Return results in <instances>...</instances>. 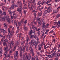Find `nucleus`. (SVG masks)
Listing matches in <instances>:
<instances>
[{
    "label": "nucleus",
    "mask_w": 60,
    "mask_h": 60,
    "mask_svg": "<svg viewBox=\"0 0 60 60\" xmlns=\"http://www.w3.org/2000/svg\"><path fill=\"white\" fill-rule=\"evenodd\" d=\"M8 33L9 36L8 37V38H11V37L13 35V31H10V29L8 28Z\"/></svg>",
    "instance_id": "1"
},
{
    "label": "nucleus",
    "mask_w": 60,
    "mask_h": 60,
    "mask_svg": "<svg viewBox=\"0 0 60 60\" xmlns=\"http://www.w3.org/2000/svg\"><path fill=\"white\" fill-rule=\"evenodd\" d=\"M8 41H9L7 40L6 39L4 40L3 43V45L4 46H6V47H7V43L6 42H8Z\"/></svg>",
    "instance_id": "2"
},
{
    "label": "nucleus",
    "mask_w": 60,
    "mask_h": 60,
    "mask_svg": "<svg viewBox=\"0 0 60 60\" xmlns=\"http://www.w3.org/2000/svg\"><path fill=\"white\" fill-rule=\"evenodd\" d=\"M22 4L21 3L20 4V6L19 8L18 9H17V11H18V12H20L21 13V11H22V10L23 9V8H22Z\"/></svg>",
    "instance_id": "3"
},
{
    "label": "nucleus",
    "mask_w": 60,
    "mask_h": 60,
    "mask_svg": "<svg viewBox=\"0 0 60 60\" xmlns=\"http://www.w3.org/2000/svg\"><path fill=\"white\" fill-rule=\"evenodd\" d=\"M33 45L34 46H35V49H36L37 48V42L36 41H34L33 42Z\"/></svg>",
    "instance_id": "4"
},
{
    "label": "nucleus",
    "mask_w": 60,
    "mask_h": 60,
    "mask_svg": "<svg viewBox=\"0 0 60 60\" xmlns=\"http://www.w3.org/2000/svg\"><path fill=\"white\" fill-rule=\"evenodd\" d=\"M34 42V40H31V41L30 42H29V45H30V47H33V44Z\"/></svg>",
    "instance_id": "5"
},
{
    "label": "nucleus",
    "mask_w": 60,
    "mask_h": 60,
    "mask_svg": "<svg viewBox=\"0 0 60 60\" xmlns=\"http://www.w3.org/2000/svg\"><path fill=\"white\" fill-rule=\"evenodd\" d=\"M20 49H21V50L23 52L25 51V46H22V47L20 48Z\"/></svg>",
    "instance_id": "6"
},
{
    "label": "nucleus",
    "mask_w": 60,
    "mask_h": 60,
    "mask_svg": "<svg viewBox=\"0 0 60 60\" xmlns=\"http://www.w3.org/2000/svg\"><path fill=\"white\" fill-rule=\"evenodd\" d=\"M52 11V10H50L49 11H48V10H45V13L46 14L47 13H50L51 11Z\"/></svg>",
    "instance_id": "7"
},
{
    "label": "nucleus",
    "mask_w": 60,
    "mask_h": 60,
    "mask_svg": "<svg viewBox=\"0 0 60 60\" xmlns=\"http://www.w3.org/2000/svg\"><path fill=\"white\" fill-rule=\"evenodd\" d=\"M4 49L5 50L6 52H8L9 49H8V47L7 46L4 47Z\"/></svg>",
    "instance_id": "8"
},
{
    "label": "nucleus",
    "mask_w": 60,
    "mask_h": 60,
    "mask_svg": "<svg viewBox=\"0 0 60 60\" xmlns=\"http://www.w3.org/2000/svg\"><path fill=\"white\" fill-rule=\"evenodd\" d=\"M29 50L31 51V52H34V49H32V47H29Z\"/></svg>",
    "instance_id": "9"
},
{
    "label": "nucleus",
    "mask_w": 60,
    "mask_h": 60,
    "mask_svg": "<svg viewBox=\"0 0 60 60\" xmlns=\"http://www.w3.org/2000/svg\"><path fill=\"white\" fill-rule=\"evenodd\" d=\"M0 19H1L2 21H5V18L3 17H0Z\"/></svg>",
    "instance_id": "10"
},
{
    "label": "nucleus",
    "mask_w": 60,
    "mask_h": 60,
    "mask_svg": "<svg viewBox=\"0 0 60 60\" xmlns=\"http://www.w3.org/2000/svg\"><path fill=\"white\" fill-rule=\"evenodd\" d=\"M6 20L7 21V22L8 23H10V22L11 21V20L10 19V18H6Z\"/></svg>",
    "instance_id": "11"
},
{
    "label": "nucleus",
    "mask_w": 60,
    "mask_h": 60,
    "mask_svg": "<svg viewBox=\"0 0 60 60\" xmlns=\"http://www.w3.org/2000/svg\"><path fill=\"white\" fill-rule=\"evenodd\" d=\"M11 45L12 46L14 45V42L13 41H12L11 43L10 44V46H11Z\"/></svg>",
    "instance_id": "12"
},
{
    "label": "nucleus",
    "mask_w": 60,
    "mask_h": 60,
    "mask_svg": "<svg viewBox=\"0 0 60 60\" xmlns=\"http://www.w3.org/2000/svg\"><path fill=\"white\" fill-rule=\"evenodd\" d=\"M42 11H41V12H39L38 13V16L40 17L41 15V14H42Z\"/></svg>",
    "instance_id": "13"
},
{
    "label": "nucleus",
    "mask_w": 60,
    "mask_h": 60,
    "mask_svg": "<svg viewBox=\"0 0 60 60\" xmlns=\"http://www.w3.org/2000/svg\"><path fill=\"white\" fill-rule=\"evenodd\" d=\"M47 56H48L49 58H52V57H53V55H52L51 54H50L49 55H47Z\"/></svg>",
    "instance_id": "14"
},
{
    "label": "nucleus",
    "mask_w": 60,
    "mask_h": 60,
    "mask_svg": "<svg viewBox=\"0 0 60 60\" xmlns=\"http://www.w3.org/2000/svg\"><path fill=\"white\" fill-rule=\"evenodd\" d=\"M19 42H20L19 41H18L17 42V43H16L15 45L16 46H18V45H19Z\"/></svg>",
    "instance_id": "15"
},
{
    "label": "nucleus",
    "mask_w": 60,
    "mask_h": 60,
    "mask_svg": "<svg viewBox=\"0 0 60 60\" xmlns=\"http://www.w3.org/2000/svg\"><path fill=\"white\" fill-rule=\"evenodd\" d=\"M42 28H45V27L44 26H45V22H44L42 23Z\"/></svg>",
    "instance_id": "16"
},
{
    "label": "nucleus",
    "mask_w": 60,
    "mask_h": 60,
    "mask_svg": "<svg viewBox=\"0 0 60 60\" xmlns=\"http://www.w3.org/2000/svg\"><path fill=\"white\" fill-rule=\"evenodd\" d=\"M30 36V39H33L34 38V35H29Z\"/></svg>",
    "instance_id": "17"
},
{
    "label": "nucleus",
    "mask_w": 60,
    "mask_h": 60,
    "mask_svg": "<svg viewBox=\"0 0 60 60\" xmlns=\"http://www.w3.org/2000/svg\"><path fill=\"white\" fill-rule=\"evenodd\" d=\"M46 46H47V44H46V45H45V46H44V49H46L47 48H49V46H47V47H46Z\"/></svg>",
    "instance_id": "18"
},
{
    "label": "nucleus",
    "mask_w": 60,
    "mask_h": 60,
    "mask_svg": "<svg viewBox=\"0 0 60 60\" xmlns=\"http://www.w3.org/2000/svg\"><path fill=\"white\" fill-rule=\"evenodd\" d=\"M23 28L25 31H27V27L26 28V26H24Z\"/></svg>",
    "instance_id": "19"
},
{
    "label": "nucleus",
    "mask_w": 60,
    "mask_h": 60,
    "mask_svg": "<svg viewBox=\"0 0 60 60\" xmlns=\"http://www.w3.org/2000/svg\"><path fill=\"white\" fill-rule=\"evenodd\" d=\"M30 32L29 33V35H30L31 34H33V33L32 30H31Z\"/></svg>",
    "instance_id": "20"
},
{
    "label": "nucleus",
    "mask_w": 60,
    "mask_h": 60,
    "mask_svg": "<svg viewBox=\"0 0 60 60\" xmlns=\"http://www.w3.org/2000/svg\"><path fill=\"white\" fill-rule=\"evenodd\" d=\"M38 25L40 26L41 25V21H40V22H38Z\"/></svg>",
    "instance_id": "21"
},
{
    "label": "nucleus",
    "mask_w": 60,
    "mask_h": 60,
    "mask_svg": "<svg viewBox=\"0 0 60 60\" xmlns=\"http://www.w3.org/2000/svg\"><path fill=\"white\" fill-rule=\"evenodd\" d=\"M4 26L5 28H7V24L6 23H4Z\"/></svg>",
    "instance_id": "22"
},
{
    "label": "nucleus",
    "mask_w": 60,
    "mask_h": 60,
    "mask_svg": "<svg viewBox=\"0 0 60 60\" xmlns=\"http://www.w3.org/2000/svg\"><path fill=\"white\" fill-rule=\"evenodd\" d=\"M52 55L53 57H54L55 56H56V53L54 52L52 54Z\"/></svg>",
    "instance_id": "23"
},
{
    "label": "nucleus",
    "mask_w": 60,
    "mask_h": 60,
    "mask_svg": "<svg viewBox=\"0 0 60 60\" xmlns=\"http://www.w3.org/2000/svg\"><path fill=\"white\" fill-rule=\"evenodd\" d=\"M41 1H39L38 3L37 4V5H40V4H41Z\"/></svg>",
    "instance_id": "24"
},
{
    "label": "nucleus",
    "mask_w": 60,
    "mask_h": 60,
    "mask_svg": "<svg viewBox=\"0 0 60 60\" xmlns=\"http://www.w3.org/2000/svg\"><path fill=\"white\" fill-rule=\"evenodd\" d=\"M0 15L2 16L3 15V14L2 13V11L1 10L0 11Z\"/></svg>",
    "instance_id": "25"
},
{
    "label": "nucleus",
    "mask_w": 60,
    "mask_h": 60,
    "mask_svg": "<svg viewBox=\"0 0 60 60\" xmlns=\"http://www.w3.org/2000/svg\"><path fill=\"white\" fill-rule=\"evenodd\" d=\"M26 51H29V50H28V46H26Z\"/></svg>",
    "instance_id": "26"
},
{
    "label": "nucleus",
    "mask_w": 60,
    "mask_h": 60,
    "mask_svg": "<svg viewBox=\"0 0 60 60\" xmlns=\"http://www.w3.org/2000/svg\"><path fill=\"white\" fill-rule=\"evenodd\" d=\"M24 19H22L21 21V22L23 24V23H24Z\"/></svg>",
    "instance_id": "27"
},
{
    "label": "nucleus",
    "mask_w": 60,
    "mask_h": 60,
    "mask_svg": "<svg viewBox=\"0 0 60 60\" xmlns=\"http://www.w3.org/2000/svg\"><path fill=\"white\" fill-rule=\"evenodd\" d=\"M12 12H13V15L14 16L15 15V14H16L15 11H13Z\"/></svg>",
    "instance_id": "28"
},
{
    "label": "nucleus",
    "mask_w": 60,
    "mask_h": 60,
    "mask_svg": "<svg viewBox=\"0 0 60 60\" xmlns=\"http://www.w3.org/2000/svg\"><path fill=\"white\" fill-rule=\"evenodd\" d=\"M3 14L4 15H6V11H3Z\"/></svg>",
    "instance_id": "29"
},
{
    "label": "nucleus",
    "mask_w": 60,
    "mask_h": 60,
    "mask_svg": "<svg viewBox=\"0 0 60 60\" xmlns=\"http://www.w3.org/2000/svg\"><path fill=\"white\" fill-rule=\"evenodd\" d=\"M18 24L19 26H22V24H21V23L19 22H18Z\"/></svg>",
    "instance_id": "30"
},
{
    "label": "nucleus",
    "mask_w": 60,
    "mask_h": 60,
    "mask_svg": "<svg viewBox=\"0 0 60 60\" xmlns=\"http://www.w3.org/2000/svg\"><path fill=\"white\" fill-rule=\"evenodd\" d=\"M14 5H13L12 6H11V8L12 9H14Z\"/></svg>",
    "instance_id": "31"
},
{
    "label": "nucleus",
    "mask_w": 60,
    "mask_h": 60,
    "mask_svg": "<svg viewBox=\"0 0 60 60\" xmlns=\"http://www.w3.org/2000/svg\"><path fill=\"white\" fill-rule=\"evenodd\" d=\"M40 29H39V28L37 29L36 30V31H38V32L40 31Z\"/></svg>",
    "instance_id": "32"
},
{
    "label": "nucleus",
    "mask_w": 60,
    "mask_h": 60,
    "mask_svg": "<svg viewBox=\"0 0 60 60\" xmlns=\"http://www.w3.org/2000/svg\"><path fill=\"white\" fill-rule=\"evenodd\" d=\"M20 55L21 57H22V52H21L20 53Z\"/></svg>",
    "instance_id": "33"
},
{
    "label": "nucleus",
    "mask_w": 60,
    "mask_h": 60,
    "mask_svg": "<svg viewBox=\"0 0 60 60\" xmlns=\"http://www.w3.org/2000/svg\"><path fill=\"white\" fill-rule=\"evenodd\" d=\"M37 42L39 43V38H38L37 37Z\"/></svg>",
    "instance_id": "34"
},
{
    "label": "nucleus",
    "mask_w": 60,
    "mask_h": 60,
    "mask_svg": "<svg viewBox=\"0 0 60 60\" xmlns=\"http://www.w3.org/2000/svg\"><path fill=\"white\" fill-rule=\"evenodd\" d=\"M7 33L6 32V31L5 30H4V31H3V33L4 34H6Z\"/></svg>",
    "instance_id": "35"
},
{
    "label": "nucleus",
    "mask_w": 60,
    "mask_h": 60,
    "mask_svg": "<svg viewBox=\"0 0 60 60\" xmlns=\"http://www.w3.org/2000/svg\"><path fill=\"white\" fill-rule=\"evenodd\" d=\"M41 47L40 46L39 47L38 49V50H41Z\"/></svg>",
    "instance_id": "36"
},
{
    "label": "nucleus",
    "mask_w": 60,
    "mask_h": 60,
    "mask_svg": "<svg viewBox=\"0 0 60 60\" xmlns=\"http://www.w3.org/2000/svg\"><path fill=\"white\" fill-rule=\"evenodd\" d=\"M25 43V41H22V42L21 44L22 45H23V44H24Z\"/></svg>",
    "instance_id": "37"
},
{
    "label": "nucleus",
    "mask_w": 60,
    "mask_h": 60,
    "mask_svg": "<svg viewBox=\"0 0 60 60\" xmlns=\"http://www.w3.org/2000/svg\"><path fill=\"white\" fill-rule=\"evenodd\" d=\"M9 14H10L11 15H13V12H11L10 13H9Z\"/></svg>",
    "instance_id": "38"
},
{
    "label": "nucleus",
    "mask_w": 60,
    "mask_h": 60,
    "mask_svg": "<svg viewBox=\"0 0 60 60\" xmlns=\"http://www.w3.org/2000/svg\"><path fill=\"white\" fill-rule=\"evenodd\" d=\"M60 14H59L58 15H56V18H58L59 17H60Z\"/></svg>",
    "instance_id": "39"
},
{
    "label": "nucleus",
    "mask_w": 60,
    "mask_h": 60,
    "mask_svg": "<svg viewBox=\"0 0 60 60\" xmlns=\"http://www.w3.org/2000/svg\"><path fill=\"white\" fill-rule=\"evenodd\" d=\"M47 14L46 13H45L44 12L43 13V16H45V15H46Z\"/></svg>",
    "instance_id": "40"
},
{
    "label": "nucleus",
    "mask_w": 60,
    "mask_h": 60,
    "mask_svg": "<svg viewBox=\"0 0 60 60\" xmlns=\"http://www.w3.org/2000/svg\"><path fill=\"white\" fill-rule=\"evenodd\" d=\"M35 2V0H33V1H32V2H31V4H34V3Z\"/></svg>",
    "instance_id": "41"
},
{
    "label": "nucleus",
    "mask_w": 60,
    "mask_h": 60,
    "mask_svg": "<svg viewBox=\"0 0 60 60\" xmlns=\"http://www.w3.org/2000/svg\"><path fill=\"white\" fill-rule=\"evenodd\" d=\"M59 56H60V54L58 53L57 54V55L56 56L57 57H58Z\"/></svg>",
    "instance_id": "42"
},
{
    "label": "nucleus",
    "mask_w": 60,
    "mask_h": 60,
    "mask_svg": "<svg viewBox=\"0 0 60 60\" xmlns=\"http://www.w3.org/2000/svg\"><path fill=\"white\" fill-rule=\"evenodd\" d=\"M60 7H59L57 9V10L58 11H57V12L58 11H59V9H60Z\"/></svg>",
    "instance_id": "43"
},
{
    "label": "nucleus",
    "mask_w": 60,
    "mask_h": 60,
    "mask_svg": "<svg viewBox=\"0 0 60 60\" xmlns=\"http://www.w3.org/2000/svg\"><path fill=\"white\" fill-rule=\"evenodd\" d=\"M31 53L32 54V56H34V52H32Z\"/></svg>",
    "instance_id": "44"
},
{
    "label": "nucleus",
    "mask_w": 60,
    "mask_h": 60,
    "mask_svg": "<svg viewBox=\"0 0 60 60\" xmlns=\"http://www.w3.org/2000/svg\"><path fill=\"white\" fill-rule=\"evenodd\" d=\"M16 52V56H18V51H16V52Z\"/></svg>",
    "instance_id": "45"
},
{
    "label": "nucleus",
    "mask_w": 60,
    "mask_h": 60,
    "mask_svg": "<svg viewBox=\"0 0 60 60\" xmlns=\"http://www.w3.org/2000/svg\"><path fill=\"white\" fill-rule=\"evenodd\" d=\"M45 3V1H44L42 2L41 4L42 5H43V4H44Z\"/></svg>",
    "instance_id": "46"
},
{
    "label": "nucleus",
    "mask_w": 60,
    "mask_h": 60,
    "mask_svg": "<svg viewBox=\"0 0 60 60\" xmlns=\"http://www.w3.org/2000/svg\"><path fill=\"white\" fill-rule=\"evenodd\" d=\"M32 27V28L33 29L34 28H35V27H35V26L34 25Z\"/></svg>",
    "instance_id": "47"
},
{
    "label": "nucleus",
    "mask_w": 60,
    "mask_h": 60,
    "mask_svg": "<svg viewBox=\"0 0 60 60\" xmlns=\"http://www.w3.org/2000/svg\"><path fill=\"white\" fill-rule=\"evenodd\" d=\"M14 15H11V19H13V17H14Z\"/></svg>",
    "instance_id": "48"
},
{
    "label": "nucleus",
    "mask_w": 60,
    "mask_h": 60,
    "mask_svg": "<svg viewBox=\"0 0 60 60\" xmlns=\"http://www.w3.org/2000/svg\"><path fill=\"white\" fill-rule=\"evenodd\" d=\"M38 35H40V34H41L40 33V31L38 32Z\"/></svg>",
    "instance_id": "49"
},
{
    "label": "nucleus",
    "mask_w": 60,
    "mask_h": 60,
    "mask_svg": "<svg viewBox=\"0 0 60 60\" xmlns=\"http://www.w3.org/2000/svg\"><path fill=\"white\" fill-rule=\"evenodd\" d=\"M50 10L51 9V7H49L47 9V10Z\"/></svg>",
    "instance_id": "50"
},
{
    "label": "nucleus",
    "mask_w": 60,
    "mask_h": 60,
    "mask_svg": "<svg viewBox=\"0 0 60 60\" xmlns=\"http://www.w3.org/2000/svg\"><path fill=\"white\" fill-rule=\"evenodd\" d=\"M58 58L57 57H56L55 58V60H58Z\"/></svg>",
    "instance_id": "51"
},
{
    "label": "nucleus",
    "mask_w": 60,
    "mask_h": 60,
    "mask_svg": "<svg viewBox=\"0 0 60 60\" xmlns=\"http://www.w3.org/2000/svg\"><path fill=\"white\" fill-rule=\"evenodd\" d=\"M16 46H15L14 48L13 49L14 50H15V49H16Z\"/></svg>",
    "instance_id": "52"
},
{
    "label": "nucleus",
    "mask_w": 60,
    "mask_h": 60,
    "mask_svg": "<svg viewBox=\"0 0 60 60\" xmlns=\"http://www.w3.org/2000/svg\"><path fill=\"white\" fill-rule=\"evenodd\" d=\"M8 11L9 13H10L11 12V10L10 9L9 10H8Z\"/></svg>",
    "instance_id": "53"
},
{
    "label": "nucleus",
    "mask_w": 60,
    "mask_h": 60,
    "mask_svg": "<svg viewBox=\"0 0 60 60\" xmlns=\"http://www.w3.org/2000/svg\"><path fill=\"white\" fill-rule=\"evenodd\" d=\"M4 38H2L1 39V42H3L2 41H3V40H4Z\"/></svg>",
    "instance_id": "54"
},
{
    "label": "nucleus",
    "mask_w": 60,
    "mask_h": 60,
    "mask_svg": "<svg viewBox=\"0 0 60 60\" xmlns=\"http://www.w3.org/2000/svg\"><path fill=\"white\" fill-rule=\"evenodd\" d=\"M4 29H1L0 30V31L1 32H3V31H4Z\"/></svg>",
    "instance_id": "55"
},
{
    "label": "nucleus",
    "mask_w": 60,
    "mask_h": 60,
    "mask_svg": "<svg viewBox=\"0 0 60 60\" xmlns=\"http://www.w3.org/2000/svg\"><path fill=\"white\" fill-rule=\"evenodd\" d=\"M4 55H5V56H6V55H7V52H5V53L4 54Z\"/></svg>",
    "instance_id": "56"
},
{
    "label": "nucleus",
    "mask_w": 60,
    "mask_h": 60,
    "mask_svg": "<svg viewBox=\"0 0 60 60\" xmlns=\"http://www.w3.org/2000/svg\"><path fill=\"white\" fill-rule=\"evenodd\" d=\"M26 39H29V38L28 37V35L27 36V37L26 38Z\"/></svg>",
    "instance_id": "57"
},
{
    "label": "nucleus",
    "mask_w": 60,
    "mask_h": 60,
    "mask_svg": "<svg viewBox=\"0 0 60 60\" xmlns=\"http://www.w3.org/2000/svg\"><path fill=\"white\" fill-rule=\"evenodd\" d=\"M50 2L49 1H48L46 2V4H49V3Z\"/></svg>",
    "instance_id": "58"
},
{
    "label": "nucleus",
    "mask_w": 60,
    "mask_h": 60,
    "mask_svg": "<svg viewBox=\"0 0 60 60\" xmlns=\"http://www.w3.org/2000/svg\"><path fill=\"white\" fill-rule=\"evenodd\" d=\"M35 30H34L33 33H34V35H35Z\"/></svg>",
    "instance_id": "59"
},
{
    "label": "nucleus",
    "mask_w": 60,
    "mask_h": 60,
    "mask_svg": "<svg viewBox=\"0 0 60 60\" xmlns=\"http://www.w3.org/2000/svg\"><path fill=\"white\" fill-rule=\"evenodd\" d=\"M37 54H38V56H39L40 55V52H37Z\"/></svg>",
    "instance_id": "60"
},
{
    "label": "nucleus",
    "mask_w": 60,
    "mask_h": 60,
    "mask_svg": "<svg viewBox=\"0 0 60 60\" xmlns=\"http://www.w3.org/2000/svg\"><path fill=\"white\" fill-rule=\"evenodd\" d=\"M26 41L27 42H28L29 41V39H26Z\"/></svg>",
    "instance_id": "61"
},
{
    "label": "nucleus",
    "mask_w": 60,
    "mask_h": 60,
    "mask_svg": "<svg viewBox=\"0 0 60 60\" xmlns=\"http://www.w3.org/2000/svg\"><path fill=\"white\" fill-rule=\"evenodd\" d=\"M26 11H24V14L26 15Z\"/></svg>",
    "instance_id": "62"
},
{
    "label": "nucleus",
    "mask_w": 60,
    "mask_h": 60,
    "mask_svg": "<svg viewBox=\"0 0 60 60\" xmlns=\"http://www.w3.org/2000/svg\"><path fill=\"white\" fill-rule=\"evenodd\" d=\"M37 20H40V18H37Z\"/></svg>",
    "instance_id": "63"
},
{
    "label": "nucleus",
    "mask_w": 60,
    "mask_h": 60,
    "mask_svg": "<svg viewBox=\"0 0 60 60\" xmlns=\"http://www.w3.org/2000/svg\"><path fill=\"white\" fill-rule=\"evenodd\" d=\"M34 14V15L35 16V18H36V14L35 13V14Z\"/></svg>",
    "instance_id": "64"
}]
</instances>
